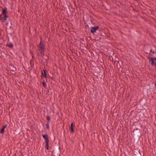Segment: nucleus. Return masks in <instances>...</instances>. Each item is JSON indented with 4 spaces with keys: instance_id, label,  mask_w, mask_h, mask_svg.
I'll list each match as a JSON object with an SVG mask.
<instances>
[{
    "instance_id": "b1692460",
    "label": "nucleus",
    "mask_w": 156,
    "mask_h": 156,
    "mask_svg": "<svg viewBox=\"0 0 156 156\" xmlns=\"http://www.w3.org/2000/svg\"><path fill=\"white\" fill-rule=\"evenodd\" d=\"M156 53V52H155Z\"/></svg>"
},
{
    "instance_id": "9d476101",
    "label": "nucleus",
    "mask_w": 156,
    "mask_h": 156,
    "mask_svg": "<svg viewBox=\"0 0 156 156\" xmlns=\"http://www.w3.org/2000/svg\"><path fill=\"white\" fill-rule=\"evenodd\" d=\"M49 143V142L45 143V148L47 150H48Z\"/></svg>"
},
{
    "instance_id": "dca6fc26",
    "label": "nucleus",
    "mask_w": 156,
    "mask_h": 156,
    "mask_svg": "<svg viewBox=\"0 0 156 156\" xmlns=\"http://www.w3.org/2000/svg\"><path fill=\"white\" fill-rule=\"evenodd\" d=\"M6 126H7L6 125H5L3 126H2V128L3 129H5V128L6 127Z\"/></svg>"
},
{
    "instance_id": "7ed1b4c3",
    "label": "nucleus",
    "mask_w": 156,
    "mask_h": 156,
    "mask_svg": "<svg viewBox=\"0 0 156 156\" xmlns=\"http://www.w3.org/2000/svg\"><path fill=\"white\" fill-rule=\"evenodd\" d=\"M99 26H98L90 27V32L94 34L96 32V31L99 29Z\"/></svg>"
},
{
    "instance_id": "4be33fe9",
    "label": "nucleus",
    "mask_w": 156,
    "mask_h": 156,
    "mask_svg": "<svg viewBox=\"0 0 156 156\" xmlns=\"http://www.w3.org/2000/svg\"><path fill=\"white\" fill-rule=\"evenodd\" d=\"M12 71H14V70L13 69V70H12Z\"/></svg>"
},
{
    "instance_id": "20e7f679",
    "label": "nucleus",
    "mask_w": 156,
    "mask_h": 156,
    "mask_svg": "<svg viewBox=\"0 0 156 156\" xmlns=\"http://www.w3.org/2000/svg\"><path fill=\"white\" fill-rule=\"evenodd\" d=\"M42 136L45 140V143L49 142V140L48 139V136L47 134H42Z\"/></svg>"
},
{
    "instance_id": "f8f14e48",
    "label": "nucleus",
    "mask_w": 156,
    "mask_h": 156,
    "mask_svg": "<svg viewBox=\"0 0 156 156\" xmlns=\"http://www.w3.org/2000/svg\"><path fill=\"white\" fill-rule=\"evenodd\" d=\"M43 86L44 88H46L47 87V84L45 82L44 80L42 82Z\"/></svg>"
},
{
    "instance_id": "6ab92c4d",
    "label": "nucleus",
    "mask_w": 156,
    "mask_h": 156,
    "mask_svg": "<svg viewBox=\"0 0 156 156\" xmlns=\"http://www.w3.org/2000/svg\"><path fill=\"white\" fill-rule=\"evenodd\" d=\"M8 24V23H6V26H7V25Z\"/></svg>"
},
{
    "instance_id": "412c9836",
    "label": "nucleus",
    "mask_w": 156,
    "mask_h": 156,
    "mask_svg": "<svg viewBox=\"0 0 156 156\" xmlns=\"http://www.w3.org/2000/svg\"><path fill=\"white\" fill-rule=\"evenodd\" d=\"M2 16V15L0 14V16Z\"/></svg>"
},
{
    "instance_id": "ddd939ff",
    "label": "nucleus",
    "mask_w": 156,
    "mask_h": 156,
    "mask_svg": "<svg viewBox=\"0 0 156 156\" xmlns=\"http://www.w3.org/2000/svg\"><path fill=\"white\" fill-rule=\"evenodd\" d=\"M46 119L47 120V122H48V123H49L50 120L51 119L50 116L49 115L47 116Z\"/></svg>"
},
{
    "instance_id": "39448f33",
    "label": "nucleus",
    "mask_w": 156,
    "mask_h": 156,
    "mask_svg": "<svg viewBox=\"0 0 156 156\" xmlns=\"http://www.w3.org/2000/svg\"><path fill=\"white\" fill-rule=\"evenodd\" d=\"M3 16H4L3 17L2 22H5V21L8 19H9V20H10V21L11 22V20L10 19L9 17L8 16H7V15H4Z\"/></svg>"
},
{
    "instance_id": "1a4fd4ad",
    "label": "nucleus",
    "mask_w": 156,
    "mask_h": 156,
    "mask_svg": "<svg viewBox=\"0 0 156 156\" xmlns=\"http://www.w3.org/2000/svg\"><path fill=\"white\" fill-rule=\"evenodd\" d=\"M6 46L10 48H12L13 47V45L12 43H11L10 44H7Z\"/></svg>"
},
{
    "instance_id": "9b49d317",
    "label": "nucleus",
    "mask_w": 156,
    "mask_h": 156,
    "mask_svg": "<svg viewBox=\"0 0 156 156\" xmlns=\"http://www.w3.org/2000/svg\"><path fill=\"white\" fill-rule=\"evenodd\" d=\"M49 123H48V122H47V123L46 124V128L48 129H49Z\"/></svg>"
},
{
    "instance_id": "f257e3e1",
    "label": "nucleus",
    "mask_w": 156,
    "mask_h": 156,
    "mask_svg": "<svg viewBox=\"0 0 156 156\" xmlns=\"http://www.w3.org/2000/svg\"><path fill=\"white\" fill-rule=\"evenodd\" d=\"M38 49L39 50L41 56H44V51L45 50V44L42 42L41 39L39 44L37 45Z\"/></svg>"
},
{
    "instance_id": "f03ea898",
    "label": "nucleus",
    "mask_w": 156,
    "mask_h": 156,
    "mask_svg": "<svg viewBox=\"0 0 156 156\" xmlns=\"http://www.w3.org/2000/svg\"><path fill=\"white\" fill-rule=\"evenodd\" d=\"M148 58L149 61L151 62V65L152 66H154L155 67H156V62H154V61H156V58L155 57L153 58L149 57Z\"/></svg>"
},
{
    "instance_id": "f3484780",
    "label": "nucleus",
    "mask_w": 156,
    "mask_h": 156,
    "mask_svg": "<svg viewBox=\"0 0 156 156\" xmlns=\"http://www.w3.org/2000/svg\"><path fill=\"white\" fill-rule=\"evenodd\" d=\"M2 20H3V19H2V18L1 17V16H0V21H2Z\"/></svg>"
},
{
    "instance_id": "0eeeda50",
    "label": "nucleus",
    "mask_w": 156,
    "mask_h": 156,
    "mask_svg": "<svg viewBox=\"0 0 156 156\" xmlns=\"http://www.w3.org/2000/svg\"><path fill=\"white\" fill-rule=\"evenodd\" d=\"M43 71L44 73H43V72H42V75L41 76V78L44 77L47 78V77L46 73L47 70H44Z\"/></svg>"
},
{
    "instance_id": "a211bd4d",
    "label": "nucleus",
    "mask_w": 156,
    "mask_h": 156,
    "mask_svg": "<svg viewBox=\"0 0 156 156\" xmlns=\"http://www.w3.org/2000/svg\"><path fill=\"white\" fill-rule=\"evenodd\" d=\"M154 84H155V87H156V82Z\"/></svg>"
},
{
    "instance_id": "423d86ee",
    "label": "nucleus",
    "mask_w": 156,
    "mask_h": 156,
    "mask_svg": "<svg viewBox=\"0 0 156 156\" xmlns=\"http://www.w3.org/2000/svg\"><path fill=\"white\" fill-rule=\"evenodd\" d=\"M70 130V133H73L74 132V130L73 128V123L72 122L71 124V125L69 128Z\"/></svg>"
},
{
    "instance_id": "4468645a",
    "label": "nucleus",
    "mask_w": 156,
    "mask_h": 156,
    "mask_svg": "<svg viewBox=\"0 0 156 156\" xmlns=\"http://www.w3.org/2000/svg\"><path fill=\"white\" fill-rule=\"evenodd\" d=\"M5 131V129H3L1 128L0 131V133L2 134H4V132Z\"/></svg>"
},
{
    "instance_id": "6e6552de",
    "label": "nucleus",
    "mask_w": 156,
    "mask_h": 156,
    "mask_svg": "<svg viewBox=\"0 0 156 156\" xmlns=\"http://www.w3.org/2000/svg\"><path fill=\"white\" fill-rule=\"evenodd\" d=\"M7 8L6 9H2V16L6 15L7 13Z\"/></svg>"
},
{
    "instance_id": "2eb2a0df",
    "label": "nucleus",
    "mask_w": 156,
    "mask_h": 156,
    "mask_svg": "<svg viewBox=\"0 0 156 156\" xmlns=\"http://www.w3.org/2000/svg\"><path fill=\"white\" fill-rule=\"evenodd\" d=\"M150 52L152 53L153 54H154L155 53L154 51V50H153L152 49H151Z\"/></svg>"
},
{
    "instance_id": "5701e85b",
    "label": "nucleus",
    "mask_w": 156,
    "mask_h": 156,
    "mask_svg": "<svg viewBox=\"0 0 156 156\" xmlns=\"http://www.w3.org/2000/svg\"><path fill=\"white\" fill-rule=\"evenodd\" d=\"M139 152L140 153V151H139Z\"/></svg>"
},
{
    "instance_id": "aec40b11",
    "label": "nucleus",
    "mask_w": 156,
    "mask_h": 156,
    "mask_svg": "<svg viewBox=\"0 0 156 156\" xmlns=\"http://www.w3.org/2000/svg\"><path fill=\"white\" fill-rule=\"evenodd\" d=\"M13 68H14L15 69H16V68L15 67H13Z\"/></svg>"
}]
</instances>
